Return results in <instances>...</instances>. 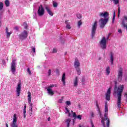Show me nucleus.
<instances>
[{
  "mask_svg": "<svg viewBox=\"0 0 127 127\" xmlns=\"http://www.w3.org/2000/svg\"><path fill=\"white\" fill-rule=\"evenodd\" d=\"M108 102H106L105 103V114L104 117H103L102 116V113L101 112V110H100V107L99 106V104H98V102H96V107L97 108V111L100 117L101 118V123L103 125V127H106V124H105V121H107L106 123V127H110V119L108 118V112H109V109L108 108Z\"/></svg>",
  "mask_w": 127,
  "mask_h": 127,
  "instance_id": "f257e3e1",
  "label": "nucleus"
},
{
  "mask_svg": "<svg viewBox=\"0 0 127 127\" xmlns=\"http://www.w3.org/2000/svg\"><path fill=\"white\" fill-rule=\"evenodd\" d=\"M124 89H125V85H120L119 87H118L117 90V86H115L114 88V93L115 94H117L118 99L117 105L119 110L121 107V105L122 104V94L123 93V92H124Z\"/></svg>",
  "mask_w": 127,
  "mask_h": 127,
  "instance_id": "f03ea898",
  "label": "nucleus"
},
{
  "mask_svg": "<svg viewBox=\"0 0 127 127\" xmlns=\"http://www.w3.org/2000/svg\"><path fill=\"white\" fill-rule=\"evenodd\" d=\"M98 27V21H95L92 24L91 28V39H93L95 37L96 34V31H97V28Z\"/></svg>",
  "mask_w": 127,
  "mask_h": 127,
  "instance_id": "7ed1b4c3",
  "label": "nucleus"
},
{
  "mask_svg": "<svg viewBox=\"0 0 127 127\" xmlns=\"http://www.w3.org/2000/svg\"><path fill=\"white\" fill-rule=\"evenodd\" d=\"M109 39V36L106 38L105 37H103L100 42H99L100 47L103 50H105L107 49V40Z\"/></svg>",
  "mask_w": 127,
  "mask_h": 127,
  "instance_id": "20e7f679",
  "label": "nucleus"
},
{
  "mask_svg": "<svg viewBox=\"0 0 127 127\" xmlns=\"http://www.w3.org/2000/svg\"><path fill=\"white\" fill-rule=\"evenodd\" d=\"M74 67L76 68L77 74L81 75V69H80V62L77 58H76L74 61Z\"/></svg>",
  "mask_w": 127,
  "mask_h": 127,
  "instance_id": "39448f33",
  "label": "nucleus"
},
{
  "mask_svg": "<svg viewBox=\"0 0 127 127\" xmlns=\"http://www.w3.org/2000/svg\"><path fill=\"white\" fill-rule=\"evenodd\" d=\"M16 70V60H12L11 64V71L13 75L15 74V71Z\"/></svg>",
  "mask_w": 127,
  "mask_h": 127,
  "instance_id": "423d86ee",
  "label": "nucleus"
},
{
  "mask_svg": "<svg viewBox=\"0 0 127 127\" xmlns=\"http://www.w3.org/2000/svg\"><path fill=\"white\" fill-rule=\"evenodd\" d=\"M109 21V18H101L99 20L100 22V26L101 28H104L105 27V25L108 23Z\"/></svg>",
  "mask_w": 127,
  "mask_h": 127,
  "instance_id": "0eeeda50",
  "label": "nucleus"
},
{
  "mask_svg": "<svg viewBox=\"0 0 127 127\" xmlns=\"http://www.w3.org/2000/svg\"><path fill=\"white\" fill-rule=\"evenodd\" d=\"M124 69L122 67H120L118 69V74L117 75V79L118 82H122L123 80V74Z\"/></svg>",
  "mask_w": 127,
  "mask_h": 127,
  "instance_id": "6e6552de",
  "label": "nucleus"
},
{
  "mask_svg": "<svg viewBox=\"0 0 127 127\" xmlns=\"http://www.w3.org/2000/svg\"><path fill=\"white\" fill-rule=\"evenodd\" d=\"M54 87H57V84H52L50 86H49L47 88V91L48 92V94L50 95V96H53L54 95V92L52 90V88H54Z\"/></svg>",
  "mask_w": 127,
  "mask_h": 127,
  "instance_id": "1a4fd4ad",
  "label": "nucleus"
},
{
  "mask_svg": "<svg viewBox=\"0 0 127 127\" xmlns=\"http://www.w3.org/2000/svg\"><path fill=\"white\" fill-rule=\"evenodd\" d=\"M37 12L39 16H42V15H44L45 10H44V8L42 5H40V6H39Z\"/></svg>",
  "mask_w": 127,
  "mask_h": 127,
  "instance_id": "9d476101",
  "label": "nucleus"
},
{
  "mask_svg": "<svg viewBox=\"0 0 127 127\" xmlns=\"http://www.w3.org/2000/svg\"><path fill=\"white\" fill-rule=\"evenodd\" d=\"M20 92H21V82H19L16 87V93L17 97L20 96Z\"/></svg>",
  "mask_w": 127,
  "mask_h": 127,
  "instance_id": "9b49d317",
  "label": "nucleus"
},
{
  "mask_svg": "<svg viewBox=\"0 0 127 127\" xmlns=\"http://www.w3.org/2000/svg\"><path fill=\"white\" fill-rule=\"evenodd\" d=\"M28 35V32L26 30H24L23 32H22L19 35V38L20 39L23 40L24 39H26V38H27Z\"/></svg>",
  "mask_w": 127,
  "mask_h": 127,
  "instance_id": "f8f14e48",
  "label": "nucleus"
},
{
  "mask_svg": "<svg viewBox=\"0 0 127 127\" xmlns=\"http://www.w3.org/2000/svg\"><path fill=\"white\" fill-rule=\"evenodd\" d=\"M17 122V117H16V114H14L13 118V121L10 124L11 127H18L17 125H16V122Z\"/></svg>",
  "mask_w": 127,
  "mask_h": 127,
  "instance_id": "ddd939ff",
  "label": "nucleus"
},
{
  "mask_svg": "<svg viewBox=\"0 0 127 127\" xmlns=\"http://www.w3.org/2000/svg\"><path fill=\"white\" fill-rule=\"evenodd\" d=\"M112 90V88L110 87L106 93L105 94V99L107 101H110L111 100V91Z\"/></svg>",
  "mask_w": 127,
  "mask_h": 127,
  "instance_id": "4468645a",
  "label": "nucleus"
},
{
  "mask_svg": "<svg viewBox=\"0 0 127 127\" xmlns=\"http://www.w3.org/2000/svg\"><path fill=\"white\" fill-rule=\"evenodd\" d=\"M115 54L112 52H111L109 54L110 63L111 65H114V56Z\"/></svg>",
  "mask_w": 127,
  "mask_h": 127,
  "instance_id": "2eb2a0df",
  "label": "nucleus"
},
{
  "mask_svg": "<svg viewBox=\"0 0 127 127\" xmlns=\"http://www.w3.org/2000/svg\"><path fill=\"white\" fill-rule=\"evenodd\" d=\"M99 16L100 17H104V18H107L109 16V13L107 11L103 12H100L99 13Z\"/></svg>",
  "mask_w": 127,
  "mask_h": 127,
  "instance_id": "dca6fc26",
  "label": "nucleus"
},
{
  "mask_svg": "<svg viewBox=\"0 0 127 127\" xmlns=\"http://www.w3.org/2000/svg\"><path fill=\"white\" fill-rule=\"evenodd\" d=\"M5 33H6V36L7 38H9V37H10V35L12 33V32H8V28L6 27L5 29Z\"/></svg>",
  "mask_w": 127,
  "mask_h": 127,
  "instance_id": "f3484780",
  "label": "nucleus"
},
{
  "mask_svg": "<svg viewBox=\"0 0 127 127\" xmlns=\"http://www.w3.org/2000/svg\"><path fill=\"white\" fill-rule=\"evenodd\" d=\"M79 80L78 79V76H76L73 79V86L74 87H77L78 86V83Z\"/></svg>",
  "mask_w": 127,
  "mask_h": 127,
  "instance_id": "a211bd4d",
  "label": "nucleus"
},
{
  "mask_svg": "<svg viewBox=\"0 0 127 127\" xmlns=\"http://www.w3.org/2000/svg\"><path fill=\"white\" fill-rule=\"evenodd\" d=\"M127 16L125 15L123 16L122 18V25H124V24H127Z\"/></svg>",
  "mask_w": 127,
  "mask_h": 127,
  "instance_id": "6ab92c4d",
  "label": "nucleus"
},
{
  "mask_svg": "<svg viewBox=\"0 0 127 127\" xmlns=\"http://www.w3.org/2000/svg\"><path fill=\"white\" fill-rule=\"evenodd\" d=\"M45 8L48 13L51 16H53V13L52 12V11H51V10H50V8H49V7L46 6Z\"/></svg>",
  "mask_w": 127,
  "mask_h": 127,
  "instance_id": "aec40b11",
  "label": "nucleus"
},
{
  "mask_svg": "<svg viewBox=\"0 0 127 127\" xmlns=\"http://www.w3.org/2000/svg\"><path fill=\"white\" fill-rule=\"evenodd\" d=\"M64 23L66 24L65 26L66 28H67V29H71V26H70V23L68 20L65 21Z\"/></svg>",
  "mask_w": 127,
  "mask_h": 127,
  "instance_id": "412c9836",
  "label": "nucleus"
},
{
  "mask_svg": "<svg viewBox=\"0 0 127 127\" xmlns=\"http://www.w3.org/2000/svg\"><path fill=\"white\" fill-rule=\"evenodd\" d=\"M28 103H30L31 102V93L30 92H28Z\"/></svg>",
  "mask_w": 127,
  "mask_h": 127,
  "instance_id": "4be33fe9",
  "label": "nucleus"
},
{
  "mask_svg": "<svg viewBox=\"0 0 127 127\" xmlns=\"http://www.w3.org/2000/svg\"><path fill=\"white\" fill-rule=\"evenodd\" d=\"M66 79V74H65V73H64L63 74V76L62 78V81L64 84V85H65V79Z\"/></svg>",
  "mask_w": 127,
  "mask_h": 127,
  "instance_id": "5701e85b",
  "label": "nucleus"
},
{
  "mask_svg": "<svg viewBox=\"0 0 127 127\" xmlns=\"http://www.w3.org/2000/svg\"><path fill=\"white\" fill-rule=\"evenodd\" d=\"M65 122L67 124V127H69L70 126V123L71 122V119L70 118L66 119H65Z\"/></svg>",
  "mask_w": 127,
  "mask_h": 127,
  "instance_id": "b1692460",
  "label": "nucleus"
},
{
  "mask_svg": "<svg viewBox=\"0 0 127 127\" xmlns=\"http://www.w3.org/2000/svg\"><path fill=\"white\" fill-rule=\"evenodd\" d=\"M106 72L107 75H110V73H111V68H110V66H107L106 67Z\"/></svg>",
  "mask_w": 127,
  "mask_h": 127,
  "instance_id": "393cba45",
  "label": "nucleus"
},
{
  "mask_svg": "<svg viewBox=\"0 0 127 127\" xmlns=\"http://www.w3.org/2000/svg\"><path fill=\"white\" fill-rule=\"evenodd\" d=\"M115 18H116V11H114L113 17L112 19V23H114Z\"/></svg>",
  "mask_w": 127,
  "mask_h": 127,
  "instance_id": "a878e982",
  "label": "nucleus"
},
{
  "mask_svg": "<svg viewBox=\"0 0 127 127\" xmlns=\"http://www.w3.org/2000/svg\"><path fill=\"white\" fill-rule=\"evenodd\" d=\"M111 1H113L114 4H118L120 3V0H110Z\"/></svg>",
  "mask_w": 127,
  "mask_h": 127,
  "instance_id": "bb28decb",
  "label": "nucleus"
},
{
  "mask_svg": "<svg viewBox=\"0 0 127 127\" xmlns=\"http://www.w3.org/2000/svg\"><path fill=\"white\" fill-rule=\"evenodd\" d=\"M1 18H2V11L0 12V27H1Z\"/></svg>",
  "mask_w": 127,
  "mask_h": 127,
  "instance_id": "cd10ccee",
  "label": "nucleus"
},
{
  "mask_svg": "<svg viewBox=\"0 0 127 127\" xmlns=\"http://www.w3.org/2000/svg\"><path fill=\"white\" fill-rule=\"evenodd\" d=\"M2 8H3V3L2 2H0V11L2 10Z\"/></svg>",
  "mask_w": 127,
  "mask_h": 127,
  "instance_id": "c85d7f7f",
  "label": "nucleus"
},
{
  "mask_svg": "<svg viewBox=\"0 0 127 127\" xmlns=\"http://www.w3.org/2000/svg\"><path fill=\"white\" fill-rule=\"evenodd\" d=\"M4 2L6 7L9 6V0H5Z\"/></svg>",
  "mask_w": 127,
  "mask_h": 127,
  "instance_id": "c756f323",
  "label": "nucleus"
},
{
  "mask_svg": "<svg viewBox=\"0 0 127 127\" xmlns=\"http://www.w3.org/2000/svg\"><path fill=\"white\" fill-rule=\"evenodd\" d=\"M53 5L54 7H57L58 6V3L56 1H53Z\"/></svg>",
  "mask_w": 127,
  "mask_h": 127,
  "instance_id": "7c9ffc66",
  "label": "nucleus"
},
{
  "mask_svg": "<svg viewBox=\"0 0 127 127\" xmlns=\"http://www.w3.org/2000/svg\"><path fill=\"white\" fill-rule=\"evenodd\" d=\"M76 16L78 19H81V18H82V14H77Z\"/></svg>",
  "mask_w": 127,
  "mask_h": 127,
  "instance_id": "2f4dec72",
  "label": "nucleus"
},
{
  "mask_svg": "<svg viewBox=\"0 0 127 127\" xmlns=\"http://www.w3.org/2000/svg\"><path fill=\"white\" fill-rule=\"evenodd\" d=\"M23 26H24V28L25 29H27L28 26H27V24H26V23L24 22L23 23Z\"/></svg>",
  "mask_w": 127,
  "mask_h": 127,
  "instance_id": "473e14b6",
  "label": "nucleus"
},
{
  "mask_svg": "<svg viewBox=\"0 0 127 127\" xmlns=\"http://www.w3.org/2000/svg\"><path fill=\"white\" fill-rule=\"evenodd\" d=\"M65 105L67 106H71V101H67L65 102Z\"/></svg>",
  "mask_w": 127,
  "mask_h": 127,
  "instance_id": "72a5a7b5",
  "label": "nucleus"
},
{
  "mask_svg": "<svg viewBox=\"0 0 127 127\" xmlns=\"http://www.w3.org/2000/svg\"><path fill=\"white\" fill-rule=\"evenodd\" d=\"M81 25H82V21L80 20L78 22V27L80 28Z\"/></svg>",
  "mask_w": 127,
  "mask_h": 127,
  "instance_id": "f704fd0d",
  "label": "nucleus"
},
{
  "mask_svg": "<svg viewBox=\"0 0 127 127\" xmlns=\"http://www.w3.org/2000/svg\"><path fill=\"white\" fill-rule=\"evenodd\" d=\"M29 112H30L29 115L30 117H31V115H32V108H29Z\"/></svg>",
  "mask_w": 127,
  "mask_h": 127,
  "instance_id": "c9c22d12",
  "label": "nucleus"
},
{
  "mask_svg": "<svg viewBox=\"0 0 127 127\" xmlns=\"http://www.w3.org/2000/svg\"><path fill=\"white\" fill-rule=\"evenodd\" d=\"M27 71L29 75H31V71H30V69H29V68H27Z\"/></svg>",
  "mask_w": 127,
  "mask_h": 127,
  "instance_id": "e433bc0d",
  "label": "nucleus"
},
{
  "mask_svg": "<svg viewBox=\"0 0 127 127\" xmlns=\"http://www.w3.org/2000/svg\"><path fill=\"white\" fill-rule=\"evenodd\" d=\"M76 119H78V120H82V115H78L77 116H76Z\"/></svg>",
  "mask_w": 127,
  "mask_h": 127,
  "instance_id": "4c0bfd02",
  "label": "nucleus"
},
{
  "mask_svg": "<svg viewBox=\"0 0 127 127\" xmlns=\"http://www.w3.org/2000/svg\"><path fill=\"white\" fill-rule=\"evenodd\" d=\"M57 53V49L56 48H54L53 49L52 53Z\"/></svg>",
  "mask_w": 127,
  "mask_h": 127,
  "instance_id": "58836bf2",
  "label": "nucleus"
},
{
  "mask_svg": "<svg viewBox=\"0 0 127 127\" xmlns=\"http://www.w3.org/2000/svg\"><path fill=\"white\" fill-rule=\"evenodd\" d=\"M31 50H32V52L33 53H35V48H34L33 47H31Z\"/></svg>",
  "mask_w": 127,
  "mask_h": 127,
  "instance_id": "ea45409f",
  "label": "nucleus"
},
{
  "mask_svg": "<svg viewBox=\"0 0 127 127\" xmlns=\"http://www.w3.org/2000/svg\"><path fill=\"white\" fill-rule=\"evenodd\" d=\"M63 102V97H62V99L59 100V103L62 104Z\"/></svg>",
  "mask_w": 127,
  "mask_h": 127,
  "instance_id": "a19ab883",
  "label": "nucleus"
},
{
  "mask_svg": "<svg viewBox=\"0 0 127 127\" xmlns=\"http://www.w3.org/2000/svg\"><path fill=\"white\" fill-rule=\"evenodd\" d=\"M73 117L74 119H77V115L76 114V113L74 112L73 114Z\"/></svg>",
  "mask_w": 127,
  "mask_h": 127,
  "instance_id": "79ce46f5",
  "label": "nucleus"
},
{
  "mask_svg": "<svg viewBox=\"0 0 127 127\" xmlns=\"http://www.w3.org/2000/svg\"><path fill=\"white\" fill-rule=\"evenodd\" d=\"M121 14V8H118V17H120V14Z\"/></svg>",
  "mask_w": 127,
  "mask_h": 127,
  "instance_id": "37998d69",
  "label": "nucleus"
},
{
  "mask_svg": "<svg viewBox=\"0 0 127 127\" xmlns=\"http://www.w3.org/2000/svg\"><path fill=\"white\" fill-rule=\"evenodd\" d=\"M81 81H82L83 84H84V83H85V76L82 77Z\"/></svg>",
  "mask_w": 127,
  "mask_h": 127,
  "instance_id": "c03bdc74",
  "label": "nucleus"
},
{
  "mask_svg": "<svg viewBox=\"0 0 127 127\" xmlns=\"http://www.w3.org/2000/svg\"><path fill=\"white\" fill-rule=\"evenodd\" d=\"M48 76H50L51 75V69H49V71L48 72Z\"/></svg>",
  "mask_w": 127,
  "mask_h": 127,
  "instance_id": "a18cd8bd",
  "label": "nucleus"
},
{
  "mask_svg": "<svg viewBox=\"0 0 127 127\" xmlns=\"http://www.w3.org/2000/svg\"><path fill=\"white\" fill-rule=\"evenodd\" d=\"M90 115H91V118H94V112H90Z\"/></svg>",
  "mask_w": 127,
  "mask_h": 127,
  "instance_id": "49530a36",
  "label": "nucleus"
},
{
  "mask_svg": "<svg viewBox=\"0 0 127 127\" xmlns=\"http://www.w3.org/2000/svg\"><path fill=\"white\" fill-rule=\"evenodd\" d=\"M65 110L66 111L65 114H67V113H69V110L68 109V108H65Z\"/></svg>",
  "mask_w": 127,
  "mask_h": 127,
  "instance_id": "de8ad7c7",
  "label": "nucleus"
},
{
  "mask_svg": "<svg viewBox=\"0 0 127 127\" xmlns=\"http://www.w3.org/2000/svg\"><path fill=\"white\" fill-rule=\"evenodd\" d=\"M56 74L59 73V70L57 69L56 70Z\"/></svg>",
  "mask_w": 127,
  "mask_h": 127,
  "instance_id": "09e8293b",
  "label": "nucleus"
},
{
  "mask_svg": "<svg viewBox=\"0 0 127 127\" xmlns=\"http://www.w3.org/2000/svg\"><path fill=\"white\" fill-rule=\"evenodd\" d=\"M23 110L26 111V105H25V106L24 107Z\"/></svg>",
  "mask_w": 127,
  "mask_h": 127,
  "instance_id": "8fccbe9b",
  "label": "nucleus"
},
{
  "mask_svg": "<svg viewBox=\"0 0 127 127\" xmlns=\"http://www.w3.org/2000/svg\"><path fill=\"white\" fill-rule=\"evenodd\" d=\"M23 114H26V110H23Z\"/></svg>",
  "mask_w": 127,
  "mask_h": 127,
  "instance_id": "3c124183",
  "label": "nucleus"
},
{
  "mask_svg": "<svg viewBox=\"0 0 127 127\" xmlns=\"http://www.w3.org/2000/svg\"><path fill=\"white\" fill-rule=\"evenodd\" d=\"M28 104H29V106H32V103H31V102L30 103H28Z\"/></svg>",
  "mask_w": 127,
  "mask_h": 127,
  "instance_id": "603ef678",
  "label": "nucleus"
},
{
  "mask_svg": "<svg viewBox=\"0 0 127 127\" xmlns=\"http://www.w3.org/2000/svg\"><path fill=\"white\" fill-rule=\"evenodd\" d=\"M118 32H119V33H122V30L119 29V30H118Z\"/></svg>",
  "mask_w": 127,
  "mask_h": 127,
  "instance_id": "864d4df0",
  "label": "nucleus"
},
{
  "mask_svg": "<svg viewBox=\"0 0 127 127\" xmlns=\"http://www.w3.org/2000/svg\"><path fill=\"white\" fill-rule=\"evenodd\" d=\"M81 93H82V91H81V90L78 91V94H81Z\"/></svg>",
  "mask_w": 127,
  "mask_h": 127,
  "instance_id": "5fc2aeb1",
  "label": "nucleus"
},
{
  "mask_svg": "<svg viewBox=\"0 0 127 127\" xmlns=\"http://www.w3.org/2000/svg\"><path fill=\"white\" fill-rule=\"evenodd\" d=\"M24 115V118L25 119L26 118V114H23Z\"/></svg>",
  "mask_w": 127,
  "mask_h": 127,
  "instance_id": "6e6d98bb",
  "label": "nucleus"
},
{
  "mask_svg": "<svg viewBox=\"0 0 127 127\" xmlns=\"http://www.w3.org/2000/svg\"><path fill=\"white\" fill-rule=\"evenodd\" d=\"M68 117H71V113L68 112Z\"/></svg>",
  "mask_w": 127,
  "mask_h": 127,
  "instance_id": "4d7b16f0",
  "label": "nucleus"
},
{
  "mask_svg": "<svg viewBox=\"0 0 127 127\" xmlns=\"http://www.w3.org/2000/svg\"><path fill=\"white\" fill-rule=\"evenodd\" d=\"M75 121H74V120H73V125L74 126V125H75Z\"/></svg>",
  "mask_w": 127,
  "mask_h": 127,
  "instance_id": "13d9d810",
  "label": "nucleus"
},
{
  "mask_svg": "<svg viewBox=\"0 0 127 127\" xmlns=\"http://www.w3.org/2000/svg\"><path fill=\"white\" fill-rule=\"evenodd\" d=\"M5 125H6V127H8V125H7V123H6Z\"/></svg>",
  "mask_w": 127,
  "mask_h": 127,
  "instance_id": "bf43d9fd",
  "label": "nucleus"
},
{
  "mask_svg": "<svg viewBox=\"0 0 127 127\" xmlns=\"http://www.w3.org/2000/svg\"><path fill=\"white\" fill-rule=\"evenodd\" d=\"M18 29V28H17V27H15V29H16V30H17Z\"/></svg>",
  "mask_w": 127,
  "mask_h": 127,
  "instance_id": "052dcab7",
  "label": "nucleus"
},
{
  "mask_svg": "<svg viewBox=\"0 0 127 127\" xmlns=\"http://www.w3.org/2000/svg\"><path fill=\"white\" fill-rule=\"evenodd\" d=\"M33 106H29V109H32Z\"/></svg>",
  "mask_w": 127,
  "mask_h": 127,
  "instance_id": "680f3d73",
  "label": "nucleus"
},
{
  "mask_svg": "<svg viewBox=\"0 0 127 127\" xmlns=\"http://www.w3.org/2000/svg\"><path fill=\"white\" fill-rule=\"evenodd\" d=\"M92 127H95V126H94V124H92Z\"/></svg>",
  "mask_w": 127,
  "mask_h": 127,
  "instance_id": "e2e57ef3",
  "label": "nucleus"
},
{
  "mask_svg": "<svg viewBox=\"0 0 127 127\" xmlns=\"http://www.w3.org/2000/svg\"><path fill=\"white\" fill-rule=\"evenodd\" d=\"M101 59H102V58H101V57L99 58L98 59V60H101Z\"/></svg>",
  "mask_w": 127,
  "mask_h": 127,
  "instance_id": "0e129e2a",
  "label": "nucleus"
},
{
  "mask_svg": "<svg viewBox=\"0 0 127 127\" xmlns=\"http://www.w3.org/2000/svg\"><path fill=\"white\" fill-rule=\"evenodd\" d=\"M48 121H50V118H49L48 119Z\"/></svg>",
  "mask_w": 127,
  "mask_h": 127,
  "instance_id": "69168bd1",
  "label": "nucleus"
},
{
  "mask_svg": "<svg viewBox=\"0 0 127 127\" xmlns=\"http://www.w3.org/2000/svg\"><path fill=\"white\" fill-rule=\"evenodd\" d=\"M111 35V33L108 34V37H110V36Z\"/></svg>",
  "mask_w": 127,
  "mask_h": 127,
  "instance_id": "338daca9",
  "label": "nucleus"
},
{
  "mask_svg": "<svg viewBox=\"0 0 127 127\" xmlns=\"http://www.w3.org/2000/svg\"><path fill=\"white\" fill-rule=\"evenodd\" d=\"M79 127H81V126H80Z\"/></svg>",
  "mask_w": 127,
  "mask_h": 127,
  "instance_id": "774afa93",
  "label": "nucleus"
}]
</instances>
